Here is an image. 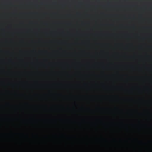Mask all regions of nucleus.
<instances>
[{
    "label": "nucleus",
    "mask_w": 152,
    "mask_h": 152,
    "mask_svg": "<svg viewBox=\"0 0 152 152\" xmlns=\"http://www.w3.org/2000/svg\"><path fill=\"white\" fill-rule=\"evenodd\" d=\"M142 141L138 140L137 139H134L133 140H131V142H138V143H142Z\"/></svg>",
    "instance_id": "1"
},
{
    "label": "nucleus",
    "mask_w": 152,
    "mask_h": 152,
    "mask_svg": "<svg viewBox=\"0 0 152 152\" xmlns=\"http://www.w3.org/2000/svg\"><path fill=\"white\" fill-rule=\"evenodd\" d=\"M114 140H114V141H115V142H128V140H126V141H122L121 140V139L119 140L118 141H117V140H116V139H114Z\"/></svg>",
    "instance_id": "2"
},
{
    "label": "nucleus",
    "mask_w": 152,
    "mask_h": 152,
    "mask_svg": "<svg viewBox=\"0 0 152 152\" xmlns=\"http://www.w3.org/2000/svg\"><path fill=\"white\" fill-rule=\"evenodd\" d=\"M148 143H152V140H148Z\"/></svg>",
    "instance_id": "3"
}]
</instances>
